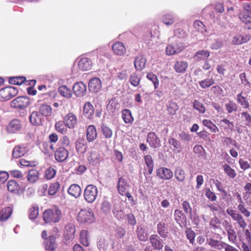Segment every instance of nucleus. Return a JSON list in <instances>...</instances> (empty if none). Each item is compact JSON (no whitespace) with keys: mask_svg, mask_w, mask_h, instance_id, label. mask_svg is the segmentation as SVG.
<instances>
[{"mask_svg":"<svg viewBox=\"0 0 251 251\" xmlns=\"http://www.w3.org/2000/svg\"><path fill=\"white\" fill-rule=\"evenodd\" d=\"M61 216V211L55 207L46 210L43 213V218L46 223H55L60 221Z\"/></svg>","mask_w":251,"mask_h":251,"instance_id":"f257e3e1","label":"nucleus"},{"mask_svg":"<svg viewBox=\"0 0 251 251\" xmlns=\"http://www.w3.org/2000/svg\"><path fill=\"white\" fill-rule=\"evenodd\" d=\"M77 221L81 223H92L95 220V216L91 210L81 209L77 215Z\"/></svg>","mask_w":251,"mask_h":251,"instance_id":"f03ea898","label":"nucleus"},{"mask_svg":"<svg viewBox=\"0 0 251 251\" xmlns=\"http://www.w3.org/2000/svg\"><path fill=\"white\" fill-rule=\"evenodd\" d=\"M98 191L96 186L92 184L87 186L84 192L85 200L89 203H93L98 196Z\"/></svg>","mask_w":251,"mask_h":251,"instance_id":"7ed1b4c3","label":"nucleus"},{"mask_svg":"<svg viewBox=\"0 0 251 251\" xmlns=\"http://www.w3.org/2000/svg\"><path fill=\"white\" fill-rule=\"evenodd\" d=\"M30 104V100L27 97L21 96L16 98L10 102V106L16 109H24Z\"/></svg>","mask_w":251,"mask_h":251,"instance_id":"20e7f679","label":"nucleus"},{"mask_svg":"<svg viewBox=\"0 0 251 251\" xmlns=\"http://www.w3.org/2000/svg\"><path fill=\"white\" fill-rule=\"evenodd\" d=\"M18 93V91L15 87L9 86L3 88L0 90V101L8 100L16 96Z\"/></svg>","mask_w":251,"mask_h":251,"instance_id":"39448f33","label":"nucleus"},{"mask_svg":"<svg viewBox=\"0 0 251 251\" xmlns=\"http://www.w3.org/2000/svg\"><path fill=\"white\" fill-rule=\"evenodd\" d=\"M227 213L230 215L233 220L236 221L241 228L244 229L247 226L242 216L239 214L236 210L230 208L226 209Z\"/></svg>","mask_w":251,"mask_h":251,"instance_id":"423d86ee","label":"nucleus"},{"mask_svg":"<svg viewBox=\"0 0 251 251\" xmlns=\"http://www.w3.org/2000/svg\"><path fill=\"white\" fill-rule=\"evenodd\" d=\"M183 49L184 47L180 42L177 41L167 46L166 53L168 55H174L181 52Z\"/></svg>","mask_w":251,"mask_h":251,"instance_id":"0eeeda50","label":"nucleus"},{"mask_svg":"<svg viewBox=\"0 0 251 251\" xmlns=\"http://www.w3.org/2000/svg\"><path fill=\"white\" fill-rule=\"evenodd\" d=\"M75 232V226L73 224L69 223L66 225L64 232V242L66 244L73 240Z\"/></svg>","mask_w":251,"mask_h":251,"instance_id":"6e6552de","label":"nucleus"},{"mask_svg":"<svg viewBox=\"0 0 251 251\" xmlns=\"http://www.w3.org/2000/svg\"><path fill=\"white\" fill-rule=\"evenodd\" d=\"M65 125L70 129L74 128L77 125V118L72 112H69L63 118Z\"/></svg>","mask_w":251,"mask_h":251,"instance_id":"1a4fd4ad","label":"nucleus"},{"mask_svg":"<svg viewBox=\"0 0 251 251\" xmlns=\"http://www.w3.org/2000/svg\"><path fill=\"white\" fill-rule=\"evenodd\" d=\"M22 125L18 119L12 120L7 126V131L10 133H15L21 130Z\"/></svg>","mask_w":251,"mask_h":251,"instance_id":"9d476101","label":"nucleus"},{"mask_svg":"<svg viewBox=\"0 0 251 251\" xmlns=\"http://www.w3.org/2000/svg\"><path fill=\"white\" fill-rule=\"evenodd\" d=\"M29 121L32 125L37 126L42 125L45 119L39 112L33 111L29 117Z\"/></svg>","mask_w":251,"mask_h":251,"instance_id":"9b49d317","label":"nucleus"},{"mask_svg":"<svg viewBox=\"0 0 251 251\" xmlns=\"http://www.w3.org/2000/svg\"><path fill=\"white\" fill-rule=\"evenodd\" d=\"M89 90L93 93L98 92L101 88V82L98 77L91 79L88 84Z\"/></svg>","mask_w":251,"mask_h":251,"instance_id":"f8f14e48","label":"nucleus"},{"mask_svg":"<svg viewBox=\"0 0 251 251\" xmlns=\"http://www.w3.org/2000/svg\"><path fill=\"white\" fill-rule=\"evenodd\" d=\"M157 176L164 180H169L173 176V172L169 169L161 167L157 170Z\"/></svg>","mask_w":251,"mask_h":251,"instance_id":"ddd939ff","label":"nucleus"},{"mask_svg":"<svg viewBox=\"0 0 251 251\" xmlns=\"http://www.w3.org/2000/svg\"><path fill=\"white\" fill-rule=\"evenodd\" d=\"M78 67L82 71L90 70L92 67V62L90 59L87 57L80 58L78 62Z\"/></svg>","mask_w":251,"mask_h":251,"instance_id":"4468645a","label":"nucleus"},{"mask_svg":"<svg viewBox=\"0 0 251 251\" xmlns=\"http://www.w3.org/2000/svg\"><path fill=\"white\" fill-rule=\"evenodd\" d=\"M73 89L76 96L82 97L86 93V86L82 82H78L74 85Z\"/></svg>","mask_w":251,"mask_h":251,"instance_id":"2eb2a0df","label":"nucleus"},{"mask_svg":"<svg viewBox=\"0 0 251 251\" xmlns=\"http://www.w3.org/2000/svg\"><path fill=\"white\" fill-rule=\"evenodd\" d=\"M147 141L150 146L154 149L160 146V140L154 132H150L148 134Z\"/></svg>","mask_w":251,"mask_h":251,"instance_id":"dca6fc26","label":"nucleus"},{"mask_svg":"<svg viewBox=\"0 0 251 251\" xmlns=\"http://www.w3.org/2000/svg\"><path fill=\"white\" fill-rule=\"evenodd\" d=\"M68 151L64 148H59L55 152V158L60 162H62L67 159L68 156Z\"/></svg>","mask_w":251,"mask_h":251,"instance_id":"f3484780","label":"nucleus"},{"mask_svg":"<svg viewBox=\"0 0 251 251\" xmlns=\"http://www.w3.org/2000/svg\"><path fill=\"white\" fill-rule=\"evenodd\" d=\"M150 241L155 250H161L163 247L162 240L157 235H151L150 237Z\"/></svg>","mask_w":251,"mask_h":251,"instance_id":"a211bd4d","label":"nucleus"},{"mask_svg":"<svg viewBox=\"0 0 251 251\" xmlns=\"http://www.w3.org/2000/svg\"><path fill=\"white\" fill-rule=\"evenodd\" d=\"M97 137V132L94 125H89L86 130V139L88 142L94 141Z\"/></svg>","mask_w":251,"mask_h":251,"instance_id":"6ab92c4d","label":"nucleus"},{"mask_svg":"<svg viewBox=\"0 0 251 251\" xmlns=\"http://www.w3.org/2000/svg\"><path fill=\"white\" fill-rule=\"evenodd\" d=\"M89 164L96 166L100 164V159L99 153L97 151H92L88 153L87 157Z\"/></svg>","mask_w":251,"mask_h":251,"instance_id":"aec40b11","label":"nucleus"},{"mask_svg":"<svg viewBox=\"0 0 251 251\" xmlns=\"http://www.w3.org/2000/svg\"><path fill=\"white\" fill-rule=\"evenodd\" d=\"M128 187L129 185L126 179L122 177H120L117 184V189L119 193L121 195L124 196L125 195V192L127 191Z\"/></svg>","mask_w":251,"mask_h":251,"instance_id":"412c9836","label":"nucleus"},{"mask_svg":"<svg viewBox=\"0 0 251 251\" xmlns=\"http://www.w3.org/2000/svg\"><path fill=\"white\" fill-rule=\"evenodd\" d=\"M27 152V149L24 145L16 146L13 150V156L14 158H19L24 156Z\"/></svg>","mask_w":251,"mask_h":251,"instance_id":"4be33fe9","label":"nucleus"},{"mask_svg":"<svg viewBox=\"0 0 251 251\" xmlns=\"http://www.w3.org/2000/svg\"><path fill=\"white\" fill-rule=\"evenodd\" d=\"M188 63L184 61H177L176 62L174 69L175 71L179 74H184L187 70Z\"/></svg>","mask_w":251,"mask_h":251,"instance_id":"5701e85b","label":"nucleus"},{"mask_svg":"<svg viewBox=\"0 0 251 251\" xmlns=\"http://www.w3.org/2000/svg\"><path fill=\"white\" fill-rule=\"evenodd\" d=\"M113 52L117 55H123L126 52V49L124 44L116 42L112 46Z\"/></svg>","mask_w":251,"mask_h":251,"instance_id":"b1692460","label":"nucleus"},{"mask_svg":"<svg viewBox=\"0 0 251 251\" xmlns=\"http://www.w3.org/2000/svg\"><path fill=\"white\" fill-rule=\"evenodd\" d=\"M146 59L142 55L137 56L134 61V67L137 71H141L145 67Z\"/></svg>","mask_w":251,"mask_h":251,"instance_id":"393cba45","label":"nucleus"},{"mask_svg":"<svg viewBox=\"0 0 251 251\" xmlns=\"http://www.w3.org/2000/svg\"><path fill=\"white\" fill-rule=\"evenodd\" d=\"M210 56V52L206 50H201L196 52L194 59L197 62L205 61Z\"/></svg>","mask_w":251,"mask_h":251,"instance_id":"a878e982","label":"nucleus"},{"mask_svg":"<svg viewBox=\"0 0 251 251\" xmlns=\"http://www.w3.org/2000/svg\"><path fill=\"white\" fill-rule=\"evenodd\" d=\"M39 113L44 117H50L52 114V110L50 105L44 103L42 104L39 109Z\"/></svg>","mask_w":251,"mask_h":251,"instance_id":"bb28decb","label":"nucleus"},{"mask_svg":"<svg viewBox=\"0 0 251 251\" xmlns=\"http://www.w3.org/2000/svg\"><path fill=\"white\" fill-rule=\"evenodd\" d=\"M46 250L53 251L56 248L55 237L54 235H50L45 241Z\"/></svg>","mask_w":251,"mask_h":251,"instance_id":"cd10ccee","label":"nucleus"},{"mask_svg":"<svg viewBox=\"0 0 251 251\" xmlns=\"http://www.w3.org/2000/svg\"><path fill=\"white\" fill-rule=\"evenodd\" d=\"M94 113V108L93 105L89 102H86L83 106L84 116L88 118L91 119Z\"/></svg>","mask_w":251,"mask_h":251,"instance_id":"c85d7f7f","label":"nucleus"},{"mask_svg":"<svg viewBox=\"0 0 251 251\" xmlns=\"http://www.w3.org/2000/svg\"><path fill=\"white\" fill-rule=\"evenodd\" d=\"M13 212V209L11 207H6L3 208L0 211V222H4L7 220Z\"/></svg>","mask_w":251,"mask_h":251,"instance_id":"c756f323","label":"nucleus"},{"mask_svg":"<svg viewBox=\"0 0 251 251\" xmlns=\"http://www.w3.org/2000/svg\"><path fill=\"white\" fill-rule=\"evenodd\" d=\"M145 163L146 165L145 171H148V174L151 175L154 168L153 161L152 157L150 155H146L144 156Z\"/></svg>","mask_w":251,"mask_h":251,"instance_id":"7c9ffc66","label":"nucleus"},{"mask_svg":"<svg viewBox=\"0 0 251 251\" xmlns=\"http://www.w3.org/2000/svg\"><path fill=\"white\" fill-rule=\"evenodd\" d=\"M68 192L70 195L77 198L80 195L81 190L78 185L74 184L69 187Z\"/></svg>","mask_w":251,"mask_h":251,"instance_id":"2f4dec72","label":"nucleus"},{"mask_svg":"<svg viewBox=\"0 0 251 251\" xmlns=\"http://www.w3.org/2000/svg\"><path fill=\"white\" fill-rule=\"evenodd\" d=\"M122 117L126 124H131L134 121L131 111L127 109L122 111Z\"/></svg>","mask_w":251,"mask_h":251,"instance_id":"473e14b6","label":"nucleus"},{"mask_svg":"<svg viewBox=\"0 0 251 251\" xmlns=\"http://www.w3.org/2000/svg\"><path fill=\"white\" fill-rule=\"evenodd\" d=\"M225 242L221 241L216 240L212 238L207 239L206 244L211 247L217 250H221L223 249V246Z\"/></svg>","mask_w":251,"mask_h":251,"instance_id":"72a5a7b5","label":"nucleus"},{"mask_svg":"<svg viewBox=\"0 0 251 251\" xmlns=\"http://www.w3.org/2000/svg\"><path fill=\"white\" fill-rule=\"evenodd\" d=\"M58 90L59 94L66 99H69L72 96V90L65 85L60 86Z\"/></svg>","mask_w":251,"mask_h":251,"instance_id":"f704fd0d","label":"nucleus"},{"mask_svg":"<svg viewBox=\"0 0 251 251\" xmlns=\"http://www.w3.org/2000/svg\"><path fill=\"white\" fill-rule=\"evenodd\" d=\"M27 179L31 183L35 182L39 178V173L35 169L30 170L27 173Z\"/></svg>","mask_w":251,"mask_h":251,"instance_id":"c9c22d12","label":"nucleus"},{"mask_svg":"<svg viewBox=\"0 0 251 251\" xmlns=\"http://www.w3.org/2000/svg\"><path fill=\"white\" fill-rule=\"evenodd\" d=\"M178 109V106L176 102L172 100H170L168 101L167 105V110L169 115H175Z\"/></svg>","mask_w":251,"mask_h":251,"instance_id":"e433bc0d","label":"nucleus"},{"mask_svg":"<svg viewBox=\"0 0 251 251\" xmlns=\"http://www.w3.org/2000/svg\"><path fill=\"white\" fill-rule=\"evenodd\" d=\"M7 189L14 193L18 192L20 189V185L14 180H10L7 184Z\"/></svg>","mask_w":251,"mask_h":251,"instance_id":"4c0bfd02","label":"nucleus"},{"mask_svg":"<svg viewBox=\"0 0 251 251\" xmlns=\"http://www.w3.org/2000/svg\"><path fill=\"white\" fill-rule=\"evenodd\" d=\"M157 232L161 237L166 238L168 236V230L164 223L160 222L157 224Z\"/></svg>","mask_w":251,"mask_h":251,"instance_id":"58836bf2","label":"nucleus"},{"mask_svg":"<svg viewBox=\"0 0 251 251\" xmlns=\"http://www.w3.org/2000/svg\"><path fill=\"white\" fill-rule=\"evenodd\" d=\"M111 205L107 199H104L100 203V210L105 214L107 215L110 213Z\"/></svg>","mask_w":251,"mask_h":251,"instance_id":"ea45409f","label":"nucleus"},{"mask_svg":"<svg viewBox=\"0 0 251 251\" xmlns=\"http://www.w3.org/2000/svg\"><path fill=\"white\" fill-rule=\"evenodd\" d=\"M118 106V103L115 100L111 99L107 105V111L112 115L115 112Z\"/></svg>","mask_w":251,"mask_h":251,"instance_id":"a19ab883","label":"nucleus"},{"mask_svg":"<svg viewBox=\"0 0 251 251\" xmlns=\"http://www.w3.org/2000/svg\"><path fill=\"white\" fill-rule=\"evenodd\" d=\"M222 143L224 146L227 147H230L231 145L234 146L235 147L239 149L240 146L234 140H232L230 137H224L222 138Z\"/></svg>","mask_w":251,"mask_h":251,"instance_id":"79ce46f5","label":"nucleus"},{"mask_svg":"<svg viewBox=\"0 0 251 251\" xmlns=\"http://www.w3.org/2000/svg\"><path fill=\"white\" fill-rule=\"evenodd\" d=\"M175 176L179 182H183L185 178L184 171L180 167H177L175 171Z\"/></svg>","mask_w":251,"mask_h":251,"instance_id":"37998d69","label":"nucleus"},{"mask_svg":"<svg viewBox=\"0 0 251 251\" xmlns=\"http://www.w3.org/2000/svg\"><path fill=\"white\" fill-rule=\"evenodd\" d=\"M162 22L167 26L172 25L175 22L174 16L171 14H166L162 17Z\"/></svg>","mask_w":251,"mask_h":251,"instance_id":"c03bdc74","label":"nucleus"},{"mask_svg":"<svg viewBox=\"0 0 251 251\" xmlns=\"http://www.w3.org/2000/svg\"><path fill=\"white\" fill-rule=\"evenodd\" d=\"M137 233L138 237L140 241H146L147 240L148 234L143 227L141 226H138Z\"/></svg>","mask_w":251,"mask_h":251,"instance_id":"a18cd8bd","label":"nucleus"},{"mask_svg":"<svg viewBox=\"0 0 251 251\" xmlns=\"http://www.w3.org/2000/svg\"><path fill=\"white\" fill-rule=\"evenodd\" d=\"M174 216L176 223L181 226V223L186 219L183 212L180 210L176 209L175 211Z\"/></svg>","mask_w":251,"mask_h":251,"instance_id":"49530a36","label":"nucleus"},{"mask_svg":"<svg viewBox=\"0 0 251 251\" xmlns=\"http://www.w3.org/2000/svg\"><path fill=\"white\" fill-rule=\"evenodd\" d=\"M66 127L67 126L65 125L64 121H59L55 124V128L56 131L63 134H65L67 133V129Z\"/></svg>","mask_w":251,"mask_h":251,"instance_id":"de8ad7c7","label":"nucleus"},{"mask_svg":"<svg viewBox=\"0 0 251 251\" xmlns=\"http://www.w3.org/2000/svg\"><path fill=\"white\" fill-rule=\"evenodd\" d=\"M242 93L237 95V102L244 108H248L250 106V103L247 98L242 96Z\"/></svg>","mask_w":251,"mask_h":251,"instance_id":"09e8293b","label":"nucleus"},{"mask_svg":"<svg viewBox=\"0 0 251 251\" xmlns=\"http://www.w3.org/2000/svg\"><path fill=\"white\" fill-rule=\"evenodd\" d=\"M202 124L212 132L216 133L219 131L218 127L209 120H203Z\"/></svg>","mask_w":251,"mask_h":251,"instance_id":"8fccbe9b","label":"nucleus"},{"mask_svg":"<svg viewBox=\"0 0 251 251\" xmlns=\"http://www.w3.org/2000/svg\"><path fill=\"white\" fill-rule=\"evenodd\" d=\"M240 20L245 24L251 23V12H241L239 15Z\"/></svg>","mask_w":251,"mask_h":251,"instance_id":"3c124183","label":"nucleus"},{"mask_svg":"<svg viewBox=\"0 0 251 251\" xmlns=\"http://www.w3.org/2000/svg\"><path fill=\"white\" fill-rule=\"evenodd\" d=\"M214 83L215 80L212 78H206L199 82V85L203 89L208 88Z\"/></svg>","mask_w":251,"mask_h":251,"instance_id":"603ef678","label":"nucleus"},{"mask_svg":"<svg viewBox=\"0 0 251 251\" xmlns=\"http://www.w3.org/2000/svg\"><path fill=\"white\" fill-rule=\"evenodd\" d=\"M220 125L221 127H223L225 129H229L231 131L233 130L234 125L233 123L230 122L229 120L226 119L221 120L220 122Z\"/></svg>","mask_w":251,"mask_h":251,"instance_id":"864d4df0","label":"nucleus"},{"mask_svg":"<svg viewBox=\"0 0 251 251\" xmlns=\"http://www.w3.org/2000/svg\"><path fill=\"white\" fill-rule=\"evenodd\" d=\"M223 169L225 173L231 178H234L236 173L235 170L232 169L230 166L227 164H225L223 166Z\"/></svg>","mask_w":251,"mask_h":251,"instance_id":"5fc2aeb1","label":"nucleus"},{"mask_svg":"<svg viewBox=\"0 0 251 251\" xmlns=\"http://www.w3.org/2000/svg\"><path fill=\"white\" fill-rule=\"evenodd\" d=\"M29 218L30 220H35L39 214V208L37 205L32 206L29 210Z\"/></svg>","mask_w":251,"mask_h":251,"instance_id":"6e6d98bb","label":"nucleus"},{"mask_svg":"<svg viewBox=\"0 0 251 251\" xmlns=\"http://www.w3.org/2000/svg\"><path fill=\"white\" fill-rule=\"evenodd\" d=\"M80 242L84 246L87 247L89 245L88 239V232L87 230H83L80 233Z\"/></svg>","mask_w":251,"mask_h":251,"instance_id":"4d7b16f0","label":"nucleus"},{"mask_svg":"<svg viewBox=\"0 0 251 251\" xmlns=\"http://www.w3.org/2000/svg\"><path fill=\"white\" fill-rule=\"evenodd\" d=\"M101 132L105 138H110L113 134L112 130L110 128L105 125H101Z\"/></svg>","mask_w":251,"mask_h":251,"instance_id":"13d9d810","label":"nucleus"},{"mask_svg":"<svg viewBox=\"0 0 251 251\" xmlns=\"http://www.w3.org/2000/svg\"><path fill=\"white\" fill-rule=\"evenodd\" d=\"M25 81V78L24 76L11 77L9 79L10 83L20 85Z\"/></svg>","mask_w":251,"mask_h":251,"instance_id":"bf43d9fd","label":"nucleus"},{"mask_svg":"<svg viewBox=\"0 0 251 251\" xmlns=\"http://www.w3.org/2000/svg\"><path fill=\"white\" fill-rule=\"evenodd\" d=\"M228 239L229 241L233 244H235L237 240L236 233L233 228L226 230Z\"/></svg>","mask_w":251,"mask_h":251,"instance_id":"052dcab7","label":"nucleus"},{"mask_svg":"<svg viewBox=\"0 0 251 251\" xmlns=\"http://www.w3.org/2000/svg\"><path fill=\"white\" fill-rule=\"evenodd\" d=\"M60 187V184L58 182H55L50 184L48 190V194L50 195H54L57 192Z\"/></svg>","mask_w":251,"mask_h":251,"instance_id":"680f3d73","label":"nucleus"},{"mask_svg":"<svg viewBox=\"0 0 251 251\" xmlns=\"http://www.w3.org/2000/svg\"><path fill=\"white\" fill-rule=\"evenodd\" d=\"M241 119L244 124L249 127H251V116L247 112L241 113Z\"/></svg>","mask_w":251,"mask_h":251,"instance_id":"e2e57ef3","label":"nucleus"},{"mask_svg":"<svg viewBox=\"0 0 251 251\" xmlns=\"http://www.w3.org/2000/svg\"><path fill=\"white\" fill-rule=\"evenodd\" d=\"M207 206L209 208L210 211L213 212L214 216L217 215L221 212L222 208L217 204L210 203L207 204Z\"/></svg>","mask_w":251,"mask_h":251,"instance_id":"0e129e2a","label":"nucleus"},{"mask_svg":"<svg viewBox=\"0 0 251 251\" xmlns=\"http://www.w3.org/2000/svg\"><path fill=\"white\" fill-rule=\"evenodd\" d=\"M193 108L201 113H204L205 111V108L203 105L197 100H195L193 104Z\"/></svg>","mask_w":251,"mask_h":251,"instance_id":"69168bd1","label":"nucleus"},{"mask_svg":"<svg viewBox=\"0 0 251 251\" xmlns=\"http://www.w3.org/2000/svg\"><path fill=\"white\" fill-rule=\"evenodd\" d=\"M226 110L228 113H231L234 111H236L238 109L237 105L233 101H229L228 103L226 104Z\"/></svg>","mask_w":251,"mask_h":251,"instance_id":"338daca9","label":"nucleus"},{"mask_svg":"<svg viewBox=\"0 0 251 251\" xmlns=\"http://www.w3.org/2000/svg\"><path fill=\"white\" fill-rule=\"evenodd\" d=\"M108 243L104 239H100L98 243V247L100 251H105L107 249Z\"/></svg>","mask_w":251,"mask_h":251,"instance_id":"774afa93","label":"nucleus"}]
</instances>
